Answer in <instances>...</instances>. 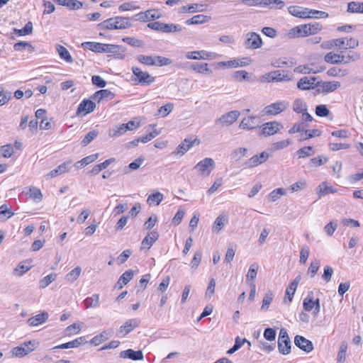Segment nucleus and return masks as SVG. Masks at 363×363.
Masks as SVG:
<instances>
[{
	"mask_svg": "<svg viewBox=\"0 0 363 363\" xmlns=\"http://www.w3.org/2000/svg\"><path fill=\"white\" fill-rule=\"evenodd\" d=\"M294 344L296 347L306 352H310L313 350V342L299 335L295 336Z\"/></svg>",
	"mask_w": 363,
	"mask_h": 363,
	"instance_id": "obj_17",
	"label": "nucleus"
},
{
	"mask_svg": "<svg viewBox=\"0 0 363 363\" xmlns=\"http://www.w3.org/2000/svg\"><path fill=\"white\" fill-rule=\"evenodd\" d=\"M315 86L318 87V91L321 93H330L335 91L340 87L339 82H318Z\"/></svg>",
	"mask_w": 363,
	"mask_h": 363,
	"instance_id": "obj_15",
	"label": "nucleus"
},
{
	"mask_svg": "<svg viewBox=\"0 0 363 363\" xmlns=\"http://www.w3.org/2000/svg\"><path fill=\"white\" fill-rule=\"evenodd\" d=\"M57 274L55 273H51L47 275L40 281L39 287L40 289L46 288L48 285H50L52 281L55 280Z\"/></svg>",
	"mask_w": 363,
	"mask_h": 363,
	"instance_id": "obj_46",
	"label": "nucleus"
},
{
	"mask_svg": "<svg viewBox=\"0 0 363 363\" xmlns=\"http://www.w3.org/2000/svg\"><path fill=\"white\" fill-rule=\"evenodd\" d=\"M214 168V160L211 158L206 157L199 162L194 169L197 170L201 176L208 177Z\"/></svg>",
	"mask_w": 363,
	"mask_h": 363,
	"instance_id": "obj_7",
	"label": "nucleus"
},
{
	"mask_svg": "<svg viewBox=\"0 0 363 363\" xmlns=\"http://www.w3.org/2000/svg\"><path fill=\"white\" fill-rule=\"evenodd\" d=\"M269 157V154L264 151L250 157L245 162L244 165L247 168H253L265 162Z\"/></svg>",
	"mask_w": 363,
	"mask_h": 363,
	"instance_id": "obj_9",
	"label": "nucleus"
},
{
	"mask_svg": "<svg viewBox=\"0 0 363 363\" xmlns=\"http://www.w3.org/2000/svg\"><path fill=\"white\" fill-rule=\"evenodd\" d=\"M191 69L199 74H211L212 71L208 69L207 63L194 62L191 65Z\"/></svg>",
	"mask_w": 363,
	"mask_h": 363,
	"instance_id": "obj_33",
	"label": "nucleus"
},
{
	"mask_svg": "<svg viewBox=\"0 0 363 363\" xmlns=\"http://www.w3.org/2000/svg\"><path fill=\"white\" fill-rule=\"evenodd\" d=\"M101 30H123L133 26L129 17L114 16L109 18L97 25Z\"/></svg>",
	"mask_w": 363,
	"mask_h": 363,
	"instance_id": "obj_1",
	"label": "nucleus"
},
{
	"mask_svg": "<svg viewBox=\"0 0 363 363\" xmlns=\"http://www.w3.org/2000/svg\"><path fill=\"white\" fill-rule=\"evenodd\" d=\"M33 23L32 22L28 21L22 29H15L14 30L19 36H21L31 34L33 33Z\"/></svg>",
	"mask_w": 363,
	"mask_h": 363,
	"instance_id": "obj_50",
	"label": "nucleus"
},
{
	"mask_svg": "<svg viewBox=\"0 0 363 363\" xmlns=\"http://www.w3.org/2000/svg\"><path fill=\"white\" fill-rule=\"evenodd\" d=\"M48 313L45 311H43L40 314L30 318L28 320V323L30 326H37L45 323L48 320Z\"/></svg>",
	"mask_w": 363,
	"mask_h": 363,
	"instance_id": "obj_28",
	"label": "nucleus"
},
{
	"mask_svg": "<svg viewBox=\"0 0 363 363\" xmlns=\"http://www.w3.org/2000/svg\"><path fill=\"white\" fill-rule=\"evenodd\" d=\"M36 345L35 341L25 342L19 346L13 348L11 353L14 357H23L33 352L36 348Z\"/></svg>",
	"mask_w": 363,
	"mask_h": 363,
	"instance_id": "obj_6",
	"label": "nucleus"
},
{
	"mask_svg": "<svg viewBox=\"0 0 363 363\" xmlns=\"http://www.w3.org/2000/svg\"><path fill=\"white\" fill-rule=\"evenodd\" d=\"M233 78L234 80L238 82H242L244 80H249V74L245 70H239L236 71L233 74Z\"/></svg>",
	"mask_w": 363,
	"mask_h": 363,
	"instance_id": "obj_57",
	"label": "nucleus"
},
{
	"mask_svg": "<svg viewBox=\"0 0 363 363\" xmlns=\"http://www.w3.org/2000/svg\"><path fill=\"white\" fill-rule=\"evenodd\" d=\"M163 194L159 191H157L156 193L152 194L148 196L147 202L149 204L155 203V205L158 206L160 203V202L163 200Z\"/></svg>",
	"mask_w": 363,
	"mask_h": 363,
	"instance_id": "obj_51",
	"label": "nucleus"
},
{
	"mask_svg": "<svg viewBox=\"0 0 363 363\" xmlns=\"http://www.w3.org/2000/svg\"><path fill=\"white\" fill-rule=\"evenodd\" d=\"M72 162L67 161L62 164L59 165L57 168L54 169L53 170L50 171L47 177H49L50 178L55 177L58 175H60L63 173H65L69 170V166L71 165Z\"/></svg>",
	"mask_w": 363,
	"mask_h": 363,
	"instance_id": "obj_25",
	"label": "nucleus"
},
{
	"mask_svg": "<svg viewBox=\"0 0 363 363\" xmlns=\"http://www.w3.org/2000/svg\"><path fill=\"white\" fill-rule=\"evenodd\" d=\"M95 108V103L89 99H84L79 104L77 110V115L78 116H86V114L93 112Z\"/></svg>",
	"mask_w": 363,
	"mask_h": 363,
	"instance_id": "obj_16",
	"label": "nucleus"
},
{
	"mask_svg": "<svg viewBox=\"0 0 363 363\" xmlns=\"http://www.w3.org/2000/svg\"><path fill=\"white\" fill-rule=\"evenodd\" d=\"M262 82H282L289 81L290 78L287 74H285L284 70H276L270 72L264 76H262Z\"/></svg>",
	"mask_w": 363,
	"mask_h": 363,
	"instance_id": "obj_11",
	"label": "nucleus"
},
{
	"mask_svg": "<svg viewBox=\"0 0 363 363\" xmlns=\"http://www.w3.org/2000/svg\"><path fill=\"white\" fill-rule=\"evenodd\" d=\"M61 6H67L70 10H79L83 6L82 2L77 0H54Z\"/></svg>",
	"mask_w": 363,
	"mask_h": 363,
	"instance_id": "obj_27",
	"label": "nucleus"
},
{
	"mask_svg": "<svg viewBox=\"0 0 363 363\" xmlns=\"http://www.w3.org/2000/svg\"><path fill=\"white\" fill-rule=\"evenodd\" d=\"M132 72L133 75L135 77L133 81H135L137 84L142 85H150L155 80V78L153 76L147 72L142 71L138 67H133Z\"/></svg>",
	"mask_w": 363,
	"mask_h": 363,
	"instance_id": "obj_5",
	"label": "nucleus"
},
{
	"mask_svg": "<svg viewBox=\"0 0 363 363\" xmlns=\"http://www.w3.org/2000/svg\"><path fill=\"white\" fill-rule=\"evenodd\" d=\"M82 46L87 50L96 52H107L115 55H120L125 52V49L121 45L113 44H104L96 42H85Z\"/></svg>",
	"mask_w": 363,
	"mask_h": 363,
	"instance_id": "obj_2",
	"label": "nucleus"
},
{
	"mask_svg": "<svg viewBox=\"0 0 363 363\" xmlns=\"http://www.w3.org/2000/svg\"><path fill=\"white\" fill-rule=\"evenodd\" d=\"M111 337L110 333L107 330L102 331L100 334L94 336L90 341V343L95 346L99 345L101 343L108 340Z\"/></svg>",
	"mask_w": 363,
	"mask_h": 363,
	"instance_id": "obj_34",
	"label": "nucleus"
},
{
	"mask_svg": "<svg viewBox=\"0 0 363 363\" xmlns=\"http://www.w3.org/2000/svg\"><path fill=\"white\" fill-rule=\"evenodd\" d=\"M291 342L289 339L287 331L285 328H281L279 331L278 337V350L279 352L286 355L291 352Z\"/></svg>",
	"mask_w": 363,
	"mask_h": 363,
	"instance_id": "obj_3",
	"label": "nucleus"
},
{
	"mask_svg": "<svg viewBox=\"0 0 363 363\" xmlns=\"http://www.w3.org/2000/svg\"><path fill=\"white\" fill-rule=\"evenodd\" d=\"M306 28L307 26H306V24L295 26L289 30L287 33V36L289 38L306 37L308 36Z\"/></svg>",
	"mask_w": 363,
	"mask_h": 363,
	"instance_id": "obj_22",
	"label": "nucleus"
},
{
	"mask_svg": "<svg viewBox=\"0 0 363 363\" xmlns=\"http://www.w3.org/2000/svg\"><path fill=\"white\" fill-rule=\"evenodd\" d=\"M313 292L310 291L303 299V308L306 311H311L313 309Z\"/></svg>",
	"mask_w": 363,
	"mask_h": 363,
	"instance_id": "obj_41",
	"label": "nucleus"
},
{
	"mask_svg": "<svg viewBox=\"0 0 363 363\" xmlns=\"http://www.w3.org/2000/svg\"><path fill=\"white\" fill-rule=\"evenodd\" d=\"M296 154L298 155V158H304L311 156V155L313 154V147L306 146L303 148H301L296 152Z\"/></svg>",
	"mask_w": 363,
	"mask_h": 363,
	"instance_id": "obj_55",
	"label": "nucleus"
},
{
	"mask_svg": "<svg viewBox=\"0 0 363 363\" xmlns=\"http://www.w3.org/2000/svg\"><path fill=\"white\" fill-rule=\"evenodd\" d=\"M316 78L313 77H304L300 79L297 83V87L301 90H308L315 86Z\"/></svg>",
	"mask_w": 363,
	"mask_h": 363,
	"instance_id": "obj_21",
	"label": "nucleus"
},
{
	"mask_svg": "<svg viewBox=\"0 0 363 363\" xmlns=\"http://www.w3.org/2000/svg\"><path fill=\"white\" fill-rule=\"evenodd\" d=\"M317 194H318V197L320 198L323 196L329 194H335L337 192V189L333 188L332 186L329 185L326 182H323L320 183L317 189Z\"/></svg>",
	"mask_w": 363,
	"mask_h": 363,
	"instance_id": "obj_23",
	"label": "nucleus"
},
{
	"mask_svg": "<svg viewBox=\"0 0 363 363\" xmlns=\"http://www.w3.org/2000/svg\"><path fill=\"white\" fill-rule=\"evenodd\" d=\"M186 57L189 60L216 59L218 54L206 50L192 51L186 53Z\"/></svg>",
	"mask_w": 363,
	"mask_h": 363,
	"instance_id": "obj_13",
	"label": "nucleus"
},
{
	"mask_svg": "<svg viewBox=\"0 0 363 363\" xmlns=\"http://www.w3.org/2000/svg\"><path fill=\"white\" fill-rule=\"evenodd\" d=\"M140 320L137 318L130 319L120 327L118 332L120 334H122L123 336H125L134 328H137L140 325Z\"/></svg>",
	"mask_w": 363,
	"mask_h": 363,
	"instance_id": "obj_19",
	"label": "nucleus"
},
{
	"mask_svg": "<svg viewBox=\"0 0 363 363\" xmlns=\"http://www.w3.org/2000/svg\"><path fill=\"white\" fill-rule=\"evenodd\" d=\"M158 238L159 235L157 232L152 231L142 241L140 250H149L152 246L153 243L158 239Z\"/></svg>",
	"mask_w": 363,
	"mask_h": 363,
	"instance_id": "obj_24",
	"label": "nucleus"
},
{
	"mask_svg": "<svg viewBox=\"0 0 363 363\" xmlns=\"http://www.w3.org/2000/svg\"><path fill=\"white\" fill-rule=\"evenodd\" d=\"M98 157H99L98 153L93 154L89 156L85 157L82 160L76 162V165H77L78 164H81V167H85V166L89 164L90 163L94 162L98 158Z\"/></svg>",
	"mask_w": 363,
	"mask_h": 363,
	"instance_id": "obj_62",
	"label": "nucleus"
},
{
	"mask_svg": "<svg viewBox=\"0 0 363 363\" xmlns=\"http://www.w3.org/2000/svg\"><path fill=\"white\" fill-rule=\"evenodd\" d=\"M345 56L340 55L339 54H335L333 52L327 53L324 57V60L326 62L338 65L341 64L344 62Z\"/></svg>",
	"mask_w": 363,
	"mask_h": 363,
	"instance_id": "obj_31",
	"label": "nucleus"
},
{
	"mask_svg": "<svg viewBox=\"0 0 363 363\" xmlns=\"http://www.w3.org/2000/svg\"><path fill=\"white\" fill-rule=\"evenodd\" d=\"M84 304L86 308H95L99 304V297L98 294H94L91 297H87L84 300Z\"/></svg>",
	"mask_w": 363,
	"mask_h": 363,
	"instance_id": "obj_45",
	"label": "nucleus"
},
{
	"mask_svg": "<svg viewBox=\"0 0 363 363\" xmlns=\"http://www.w3.org/2000/svg\"><path fill=\"white\" fill-rule=\"evenodd\" d=\"M258 269L259 266L256 263H254L250 265L246 277L247 281H252V282L254 283V280L255 279L257 274Z\"/></svg>",
	"mask_w": 363,
	"mask_h": 363,
	"instance_id": "obj_48",
	"label": "nucleus"
},
{
	"mask_svg": "<svg viewBox=\"0 0 363 363\" xmlns=\"http://www.w3.org/2000/svg\"><path fill=\"white\" fill-rule=\"evenodd\" d=\"M83 328V323L77 322L74 323L72 325L67 327L64 330V334L65 336H71L76 335L79 333V331Z\"/></svg>",
	"mask_w": 363,
	"mask_h": 363,
	"instance_id": "obj_32",
	"label": "nucleus"
},
{
	"mask_svg": "<svg viewBox=\"0 0 363 363\" xmlns=\"http://www.w3.org/2000/svg\"><path fill=\"white\" fill-rule=\"evenodd\" d=\"M87 343V340L85 337L82 336L76 338L75 340L63 343L62 345L55 346L52 348V350H55L58 349H69V348H75L78 347L82 345H84Z\"/></svg>",
	"mask_w": 363,
	"mask_h": 363,
	"instance_id": "obj_18",
	"label": "nucleus"
},
{
	"mask_svg": "<svg viewBox=\"0 0 363 363\" xmlns=\"http://www.w3.org/2000/svg\"><path fill=\"white\" fill-rule=\"evenodd\" d=\"M133 271L129 269L125 271L119 278L115 285V288L121 289L124 285H126L133 278Z\"/></svg>",
	"mask_w": 363,
	"mask_h": 363,
	"instance_id": "obj_26",
	"label": "nucleus"
},
{
	"mask_svg": "<svg viewBox=\"0 0 363 363\" xmlns=\"http://www.w3.org/2000/svg\"><path fill=\"white\" fill-rule=\"evenodd\" d=\"M296 286H293L291 284H290L286 289V294H285V298L284 300V303H286L287 301L289 303L291 302L294 298V295L296 291Z\"/></svg>",
	"mask_w": 363,
	"mask_h": 363,
	"instance_id": "obj_53",
	"label": "nucleus"
},
{
	"mask_svg": "<svg viewBox=\"0 0 363 363\" xmlns=\"http://www.w3.org/2000/svg\"><path fill=\"white\" fill-rule=\"evenodd\" d=\"M293 109L296 113L306 111V106L301 99H296L293 104Z\"/></svg>",
	"mask_w": 363,
	"mask_h": 363,
	"instance_id": "obj_54",
	"label": "nucleus"
},
{
	"mask_svg": "<svg viewBox=\"0 0 363 363\" xmlns=\"http://www.w3.org/2000/svg\"><path fill=\"white\" fill-rule=\"evenodd\" d=\"M115 94L108 89H101L94 93L92 96L93 99H98L99 102L101 100H111L114 98Z\"/></svg>",
	"mask_w": 363,
	"mask_h": 363,
	"instance_id": "obj_30",
	"label": "nucleus"
},
{
	"mask_svg": "<svg viewBox=\"0 0 363 363\" xmlns=\"http://www.w3.org/2000/svg\"><path fill=\"white\" fill-rule=\"evenodd\" d=\"M201 258H202V252L201 251L199 250V251H196L193 257V259H191V267L192 269L194 270H196L201 261Z\"/></svg>",
	"mask_w": 363,
	"mask_h": 363,
	"instance_id": "obj_60",
	"label": "nucleus"
},
{
	"mask_svg": "<svg viewBox=\"0 0 363 363\" xmlns=\"http://www.w3.org/2000/svg\"><path fill=\"white\" fill-rule=\"evenodd\" d=\"M304 133H301L299 140L303 141L306 140H308L309 138H312L313 137H318L321 135V131L318 129H313V130H305Z\"/></svg>",
	"mask_w": 363,
	"mask_h": 363,
	"instance_id": "obj_36",
	"label": "nucleus"
},
{
	"mask_svg": "<svg viewBox=\"0 0 363 363\" xmlns=\"http://www.w3.org/2000/svg\"><path fill=\"white\" fill-rule=\"evenodd\" d=\"M81 272L82 268L76 267L66 275L65 279L69 282H74L79 277Z\"/></svg>",
	"mask_w": 363,
	"mask_h": 363,
	"instance_id": "obj_44",
	"label": "nucleus"
},
{
	"mask_svg": "<svg viewBox=\"0 0 363 363\" xmlns=\"http://www.w3.org/2000/svg\"><path fill=\"white\" fill-rule=\"evenodd\" d=\"M238 111H231L225 114L222 115L216 121V123H220L225 125H230L237 121L240 116Z\"/></svg>",
	"mask_w": 363,
	"mask_h": 363,
	"instance_id": "obj_14",
	"label": "nucleus"
},
{
	"mask_svg": "<svg viewBox=\"0 0 363 363\" xmlns=\"http://www.w3.org/2000/svg\"><path fill=\"white\" fill-rule=\"evenodd\" d=\"M306 26H307L306 30L308 36L311 35H315L323 29L322 24L318 22L306 23Z\"/></svg>",
	"mask_w": 363,
	"mask_h": 363,
	"instance_id": "obj_39",
	"label": "nucleus"
},
{
	"mask_svg": "<svg viewBox=\"0 0 363 363\" xmlns=\"http://www.w3.org/2000/svg\"><path fill=\"white\" fill-rule=\"evenodd\" d=\"M256 116H248L242 119L240 123L239 127L244 130H252L256 128L258 125H256Z\"/></svg>",
	"mask_w": 363,
	"mask_h": 363,
	"instance_id": "obj_29",
	"label": "nucleus"
},
{
	"mask_svg": "<svg viewBox=\"0 0 363 363\" xmlns=\"http://www.w3.org/2000/svg\"><path fill=\"white\" fill-rule=\"evenodd\" d=\"M127 132L125 128V123H123L120 125H116L108 130V135L110 137L114 138L120 136Z\"/></svg>",
	"mask_w": 363,
	"mask_h": 363,
	"instance_id": "obj_38",
	"label": "nucleus"
},
{
	"mask_svg": "<svg viewBox=\"0 0 363 363\" xmlns=\"http://www.w3.org/2000/svg\"><path fill=\"white\" fill-rule=\"evenodd\" d=\"M262 40L259 35L255 32L249 33L246 35L245 46L247 49L255 50L261 48Z\"/></svg>",
	"mask_w": 363,
	"mask_h": 363,
	"instance_id": "obj_10",
	"label": "nucleus"
},
{
	"mask_svg": "<svg viewBox=\"0 0 363 363\" xmlns=\"http://www.w3.org/2000/svg\"><path fill=\"white\" fill-rule=\"evenodd\" d=\"M274 298V294L272 291H269L264 294L262 300V305L261 309L267 311L269 308L270 303L272 302Z\"/></svg>",
	"mask_w": 363,
	"mask_h": 363,
	"instance_id": "obj_52",
	"label": "nucleus"
},
{
	"mask_svg": "<svg viewBox=\"0 0 363 363\" xmlns=\"http://www.w3.org/2000/svg\"><path fill=\"white\" fill-rule=\"evenodd\" d=\"M210 17L203 15V14H199L196 16H194L191 18L187 20L186 21V24L191 25V24H201L203 23H206L208 21Z\"/></svg>",
	"mask_w": 363,
	"mask_h": 363,
	"instance_id": "obj_43",
	"label": "nucleus"
},
{
	"mask_svg": "<svg viewBox=\"0 0 363 363\" xmlns=\"http://www.w3.org/2000/svg\"><path fill=\"white\" fill-rule=\"evenodd\" d=\"M13 49L16 51H23L27 50L28 52H33L34 51V47L28 42L20 41L16 43L13 45Z\"/></svg>",
	"mask_w": 363,
	"mask_h": 363,
	"instance_id": "obj_40",
	"label": "nucleus"
},
{
	"mask_svg": "<svg viewBox=\"0 0 363 363\" xmlns=\"http://www.w3.org/2000/svg\"><path fill=\"white\" fill-rule=\"evenodd\" d=\"M99 135V131L96 130H91L89 132L84 139L82 141V146H86L89 144L97 135Z\"/></svg>",
	"mask_w": 363,
	"mask_h": 363,
	"instance_id": "obj_58",
	"label": "nucleus"
},
{
	"mask_svg": "<svg viewBox=\"0 0 363 363\" xmlns=\"http://www.w3.org/2000/svg\"><path fill=\"white\" fill-rule=\"evenodd\" d=\"M282 127V125L278 121L267 122L262 125V129L259 135L264 137L271 136L279 132L280 128Z\"/></svg>",
	"mask_w": 363,
	"mask_h": 363,
	"instance_id": "obj_8",
	"label": "nucleus"
},
{
	"mask_svg": "<svg viewBox=\"0 0 363 363\" xmlns=\"http://www.w3.org/2000/svg\"><path fill=\"white\" fill-rule=\"evenodd\" d=\"M195 141L196 140L191 141L189 139H185L184 141L177 147L176 154L180 156L183 155L193 146Z\"/></svg>",
	"mask_w": 363,
	"mask_h": 363,
	"instance_id": "obj_35",
	"label": "nucleus"
},
{
	"mask_svg": "<svg viewBox=\"0 0 363 363\" xmlns=\"http://www.w3.org/2000/svg\"><path fill=\"white\" fill-rule=\"evenodd\" d=\"M137 60L139 62L145 65H155V57L150 55H140L137 57Z\"/></svg>",
	"mask_w": 363,
	"mask_h": 363,
	"instance_id": "obj_56",
	"label": "nucleus"
},
{
	"mask_svg": "<svg viewBox=\"0 0 363 363\" xmlns=\"http://www.w3.org/2000/svg\"><path fill=\"white\" fill-rule=\"evenodd\" d=\"M120 357L123 359H130L132 360H143L144 358L141 350L135 351L132 349L123 350L120 353Z\"/></svg>",
	"mask_w": 363,
	"mask_h": 363,
	"instance_id": "obj_20",
	"label": "nucleus"
},
{
	"mask_svg": "<svg viewBox=\"0 0 363 363\" xmlns=\"http://www.w3.org/2000/svg\"><path fill=\"white\" fill-rule=\"evenodd\" d=\"M181 30H182V28L179 25H176L174 23H163L162 32L169 33L179 32Z\"/></svg>",
	"mask_w": 363,
	"mask_h": 363,
	"instance_id": "obj_47",
	"label": "nucleus"
},
{
	"mask_svg": "<svg viewBox=\"0 0 363 363\" xmlns=\"http://www.w3.org/2000/svg\"><path fill=\"white\" fill-rule=\"evenodd\" d=\"M56 50L62 59L65 60L68 62H73V59L66 48H65L62 45H57L56 46Z\"/></svg>",
	"mask_w": 363,
	"mask_h": 363,
	"instance_id": "obj_37",
	"label": "nucleus"
},
{
	"mask_svg": "<svg viewBox=\"0 0 363 363\" xmlns=\"http://www.w3.org/2000/svg\"><path fill=\"white\" fill-rule=\"evenodd\" d=\"M289 106L286 101H279L265 106L262 111L263 116H276L284 111Z\"/></svg>",
	"mask_w": 363,
	"mask_h": 363,
	"instance_id": "obj_4",
	"label": "nucleus"
},
{
	"mask_svg": "<svg viewBox=\"0 0 363 363\" xmlns=\"http://www.w3.org/2000/svg\"><path fill=\"white\" fill-rule=\"evenodd\" d=\"M172 63V60L169 58L162 56H155V65L157 66L162 67L167 66Z\"/></svg>",
	"mask_w": 363,
	"mask_h": 363,
	"instance_id": "obj_61",
	"label": "nucleus"
},
{
	"mask_svg": "<svg viewBox=\"0 0 363 363\" xmlns=\"http://www.w3.org/2000/svg\"><path fill=\"white\" fill-rule=\"evenodd\" d=\"M347 11L352 13H363V2L352 1L347 4Z\"/></svg>",
	"mask_w": 363,
	"mask_h": 363,
	"instance_id": "obj_49",
	"label": "nucleus"
},
{
	"mask_svg": "<svg viewBox=\"0 0 363 363\" xmlns=\"http://www.w3.org/2000/svg\"><path fill=\"white\" fill-rule=\"evenodd\" d=\"M207 6L203 4H192L188 6V12H202L206 10Z\"/></svg>",
	"mask_w": 363,
	"mask_h": 363,
	"instance_id": "obj_63",
	"label": "nucleus"
},
{
	"mask_svg": "<svg viewBox=\"0 0 363 363\" xmlns=\"http://www.w3.org/2000/svg\"><path fill=\"white\" fill-rule=\"evenodd\" d=\"M122 40L133 47L140 48L144 45V43L142 40L135 38L125 37Z\"/></svg>",
	"mask_w": 363,
	"mask_h": 363,
	"instance_id": "obj_59",
	"label": "nucleus"
},
{
	"mask_svg": "<svg viewBox=\"0 0 363 363\" xmlns=\"http://www.w3.org/2000/svg\"><path fill=\"white\" fill-rule=\"evenodd\" d=\"M328 13L325 11L313 10L308 8H303L300 6V13L298 18H328Z\"/></svg>",
	"mask_w": 363,
	"mask_h": 363,
	"instance_id": "obj_12",
	"label": "nucleus"
},
{
	"mask_svg": "<svg viewBox=\"0 0 363 363\" xmlns=\"http://www.w3.org/2000/svg\"><path fill=\"white\" fill-rule=\"evenodd\" d=\"M247 151L248 150L246 147H238L232 152L230 155L231 159L238 162L245 156Z\"/></svg>",
	"mask_w": 363,
	"mask_h": 363,
	"instance_id": "obj_42",
	"label": "nucleus"
},
{
	"mask_svg": "<svg viewBox=\"0 0 363 363\" xmlns=\"http://www.w3.org/2000/svg\"><path fill=\"white\" fill-rule=\"evenodd\" d=\"M174 105L172 104L167 103L159 108L158 113L162 117H165L172 111Z\"/></svg>",
	"mask_w": 363,
	"mask_h": 363,
	"instance_id": "obj_64",
	"label": "nucleus"
}]
</instances>
